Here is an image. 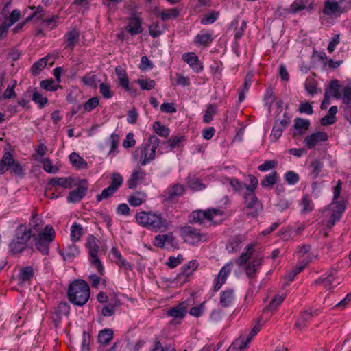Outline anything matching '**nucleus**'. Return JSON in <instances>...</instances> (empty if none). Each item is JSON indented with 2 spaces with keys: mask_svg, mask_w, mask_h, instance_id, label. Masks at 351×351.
Masks as SVG:
<instances>
[{
  "mask_svg": "<svg viewBox=\"0 0 351 351\" xmlns=\"http://www.w3.org/2000/svg\"><path fill=\"white\" fill-rule=\"evenodd\" d=\"M34 234L30 229H27L25 224H20L14 230V236L8 247L10 251L13 254H21L26 248L29 247L33 250L32 245H28V241L32 237H34Z\"/></svg>",
  "mask_w": 351,
  "mask_h": 351,
  "instance_id": "obj_3",
  "label": "nucleus"
},
{
  "mask_svg": "<svg viewBox=\"0 0 351 351\" xmlns=\"http://www.w3.org/2000/svg\"><path fill=\"white\" fill-rule=\"evenodd\" d=\"M231 270V265H224L218 273V275L214 279L213 291H219L222 285L226 282L227 277Z\"/></svg>",
  "mask_w": 351,
  "mask_h": 351,
  "instance_id": "obj_20",
  "label": "nucleus"
},
{
  "mask_svg": "<svg viewBox=\"0 0 351 351\" xmlns=\"http://www.w3.org/2000/svg\"><path fill=\"white\" fill-rule=\"evenodd\" d=\"M90 290L88 284L81 279L75 280L70 283L67 296L69 300L75 306H82L88 301Z\"/></svg>",
  "mask_w": 351,
  "mask_h": 351,
  "instance_id": "obj_2",
  "label": "nucleus"
},
{
  "mask_svg": "<svg viewBox=\"0 0 351 351\" xmlns=\"http://www.w3.org/2000/svg\"><path fill=\"white\" fill-rule=\"evenodd\" d=\"M252 337H240L234 340L226 351H243L251 341Z\"/></svg>",
  "mask_w": 351,
  "mask_h": 351,
  "instance_id": "obj_29",
  "label": "nucleus"
},
{
  "mask_svg": "<svg viewBox=\"0 0 351 351\" xmlns=\"http://www.w3.org/2000/svg\"><path fill=\"white\" fill-rule=\"evenodd\" d=\"M313 8V3L310 0H294L290 6V12L293 14L304 10L311 12Z\"/></svg>",
  "mask_w": 351,
  "mask_h": 351,
  "instance_id": "obj_24",
  "label": "nucleus"
},
{
  "mask_svg": "<svg viewBox=\"0 0 351 351\" xmlns=\"http://www.w3.org/2000/svg\"><path fill=\"white\" fill-rule=\"evenodd\" d=\"M278 173L276 171H272L269 174L266 175L261 182L263 187H272L277 182Z\"/></svg>",
  "mask_w": 351,
  "mask_h": 351,
  "instance_id": "obj_39",
  "label": "nucleus"
},
{
  "mask_svg": "<svg viewBox=\"0 0 351 351\" xmlns=\"http://www.w3.org/2000/svg\"><path fill=\"white\" fill-rule=\"evenodd\" d=\"M340 84L339 81L336 79L332 80L330 84L329 95L331 93L332 96L335 98H341V94L340 93Z\"/></svg>",
  "mask_w": 351,
  "mask_h": 351,
  "instance_id": "obj_46",
  "label": "nucleus"
},
{
  "mask_svg": "<svg viewBox=\"0 0 351 351\" xmlns=\"http://www.w3.org/2000/svg\"><path fill=\"white\" fill-rule=\"evenodd\" d=\"M189 221L191 223H198L204 227L211 226L210 213L206 210H198L192 212L189 216Z\"/></svg>",
  "mask_w": 351,
  "mask_h": 351,
  "instance_id": "obj_12",
  "label": "nucleus"
},
{
  "mask_svg": "<svg viewBox=\"0 0 351 351\" xmlns=\"http://www.w3.org/2000/svg\"><path fill=\"white\" fill-rule=\"evenodd\" d=\"M243 198L245 208L251 210V212L247 213V215L252 217L258 215L263 210V204L258 199L255 191H245Z\"/></svg>",
  "mask_w": 351,
  "mask_h": 351,
  "instance_id": "obj_9",
  "label": "nucleus"
},
{
  "mask_svg": "<svg viewBox=\"0 0 351 351\" xmlns=\"http://www.w3.org/2000/svg\"><path fill=\"white\" fill-rule=\"evenodd\" d=\"M97 242L98 240L95 237L88 235L86 239V247L88 249L89 261L91 265L95 266L99 273L102 274L104 268L97 256L99 250Z\"/></svg>",
  "mask_w": 351,
  "mask_h": 351,
  "instance_id": "obj_7",
  "label": "nucleus"
},
{
  "mask_svg": "<svg viewBox=\"0 0 351 351\" xmlns=\"http://www.w3.org/2000/svg\"><path fill=\"white\" fill-rule=\"evenodd\" d=\"M212 33H208L205 30H202L194 39V43L197 46H208L213 41Z\"/></svg>",
  "mask_w": 351,
  "mask_h": 351,
  "instance_id": "obj_27",
  "label": "nucleus"
},
{
  "mask_svg": "<svg viewBox=\"0 0 351 351\" xmlns=\"http://www.w3.org/2000/svg\"><path fill=\"white\" fill-rule=\"evenodd\" d=\"M16 176H23V169L19 161L14 160L13 155L4 148L3 154L0 160V175L4 174L7 171Z\"/></svg>",
  "mask_w": 351,
  "mask_h": 351,
  "instance_id": "obj_6",
  "label": "nucleus"
},
{
  "mask_svg": "<svg viewBox=\"0 0 351 351\" xmlns=\"http://www.w3.org/2000/svg\"><path fill=\"white\" fill-rule=\"evenodd\" d=\"M47 57H45L34 62L31 67L32 73L34 75H38L40 71L47 66Z\"/></svg>",
  "mask_w": 351,
  "mask_h": 351,
  "instance_id": "obj_43",
  "label": "nucleus"
},
{
  "mask_svg": "<svg viewBox=\"0 0 351 351\" xmlns=\"http://www.w3.org/2000/svg\"><path fill=\"white\" fill-rule=\"evenodd\" d=\"M298 110L301 114H306L308 115H311L313 113L312 105L308 101L300 102Z\"/></svg>",
  "mask_w": 351,
  "mask_h": 351,
  "instance_id": "obj_57",
  "label": "nucleus"
},
{
  "mask_svg": "<svg viewBox=\"0 0 351 351\" xmlns=\"http://www.w3.org/2000/svg\"><path fill=\"white\" fill-rule=\"evenodd\" d=\"M330 205L333 206L332 208V213L339 214L340 215L342 216V214L344 213L346 208L345 201H343V200L339 201L337 199V200H336L335 202H333V200H332Z\"/></svg>",
  "mask_w": 351,
  "mask_h": 351,
  "instance_id": "obj_51",
  "label": "nucleus"
},
{
  "mask_svg": "<svg viewBox=\"0 0 351 351\" xmlns=\"http://www.w3.org/2000/svg\"><path fill=\"white\" fill-rule=\"evenodd\" d=\"M285 180L286 182L289 185H295L300 180L299 175L293 171H289L285 174Z\"/></svg>",
  "mask_w": 351,
  "mask_h": 351,
  "instance_id": "obj_52",
  "label": "nucleus"
},
{
  "mask_svg": "<svg viewBox=\"0 0 351 351\" xmlns=\"http://www.w3.org/2000/svg\"><path fill=\"white\" fill-rule=\"evenodd\" d=\"M199 263L196 260H192L183 265L180 272L177 275L176 280L179 281L183 278V282H186L190 275L198 267Z\"/></svg>",
  "mask_w": 351,
  "mask_h": 351,
  "instance_id": "obj_22",
  "label": "nucleus"
},
{
  "mask_svg": "<svg viewBox=\"0 0 351 351\" xmlns=\"http://www.w3.org/2000/svg\"><path fill=\"white\" fill-rule=\"evenodd\" d=\"M179 15V11L176 8H170L160 12V16L162 21L176 19Z\"/></svg>",
  "mask_w": 351,
  "mask_h": 351,
  "instance_id": "obj_42",
  "label": "nucleus"
},
{
  "mask_svg": "<svg viewBox=\"0 0 351 351\" xmlns=\"http://www.w3.org/2000/svg\"><path fill=\"white\" fill-rule=\"evenodd\" d=\"M278 162L276 160H266L258 167V169L261 171L265 172L276 168Z\"/></svg>",
  "mask_w": 351,
  "mask_h": 351,
  "instance_id": "obj_62",
  "label": "nucleus"
},
{
  "mask_svg": "<svg viewBox=\"0 0 351 351\" xmlns=\"http://www.w3.org/2000/svg\"><path fill=\"white\" fill-rule=\"evenodd\" d=\"M74 179L71 177H56L49 180L47 184V189L51 190L53 187L61 186L63 189H71L73 187Z\"/></svg>",
  "mask_w": 351,
  "mask_h": 351,
  "instance_id": "obj_19",
  "label": "nucleus"
},
{
  "mask_svg": "<svg viewBox=\"0 0 351 351\" xmlns=\"http://www.w3.org/2000/svg\"><path fill=\"white\" fill-rule=\"evenodd\" d=\"M69 160L71 165L78 169H85L88 167L86 161L82 158L77 153L72 152L69 155Z\"/></svg>",
  "mask_w": 351,
  "mask_h": 351,
  "instance_id": "obj_32",
  "label": "nucleus"
},
{
  "mask_svg": "<svg viewBox=\"0 0 351 351\" xmlns=\"http://www.w3.org/2000/svg\"><path fill=\"white\" fill-rule=\"evenodd\" d=\"M114 332L112 329L105 328L98 335V342L102 345H107L113 338Z\"/></svg>",
  "mask_w": 351,
  "mask_h": 351,
  "instance_id": "obj_36",
  "label": "nucleus"
},
{
  "mask_svg": "<svg viewBox=\"0 0 351 351\" xmlns=\"http://www.w3.org/2000/svg\"><path fill=\"white\" fill-rule=\"evenodd\" d=\"M55 235V230L52 226L47 225L43 232H38L36 236L34 235L36 249L43 255H48L49 245L54 241Z\"/></svg>",
  "mask_w": 351,
  "mask_h": 351,
  "instance_id": "obj_4",
  "label": "nucleus"
},
{
  "mask_svg": "<svg viewBox=\"0 0 351 351\" xmlns=\"http://www.w3.org/2000/svg\"><path fill=\"white\" fill-rule=\"evenodd\" d=\"M254 245L252 243L248 244L245 248V252H243L239 257H238L235 263L239 265L243 266L250 260L253 253Z\"/></svg>",
  "mask_w": 351,
  "mask_h": 351,
  "instance_id": "obj_33",
  "label": "nucleus"
},
{
  "mask_svg": "<svg viewBox=\"0 0 351 351\" xmlns=\"http://www.w3.org/2000/svg\"><path fill=\"white\" fill-rule=\"evenodd\" d=\"M80 32L77 29H73L66 33L64 35V42L66 44V47L73 49L75 44L80 40Z\"/></svg>",
  "mask_w": 351,
  "mask_h": 351,
  "instance_id": "obj_30",
  "label": "nucleus"
},
{
  "mask_svg": "<svg viewBox=\"0 0 351 351\" xmlns=\"http://www.w3.org/2000/svg\"><path fill=\"white\" fill-rule=\"evenodd\" d=\"M43 223V219L41 217H39L36 212H33L31 219L29 220V227L27 229H30L32 232L33 230L40 232V227Z\"/></svg>",
  "mask_w": 351,
  "mask_h": 351,
  "instance_id": "obj_38",
  "label": "nucleus"
},
{
  "mask_svg": "<svg viewBox=\"0 0 351 351\" xmlns=\"http://www.w3.org/2000/svg\"><path fill=\"white\" fill-rule=\"evenodd\" d=\"M300 205L302 206L301 210L302 214L310 213L313 210V204L308 195H305L302 197Z\"/></svg>",
  "mask_w": 351,
  "mask_h": 351,
  "instance_id": "obj_41",
  "label": "nucleus"
},
{
  "mask_svg": "<svg viewBox=\"0 0 351 351\" xmlns=\"http://www.w3.org/2000/svg\"><path fill=\"white\" fill-rule=\"evenodd\" d=\"M58 16H52L50 19H44L42 21V27H48L50 29H53L58 25Z\"/></svg>",
  "mask_w": 351,
  "mask_h": 351,
  "instance_id": "obj_63",
  "label": "nucleus"
},
{
  "mask_svg": "<svg viewBox=\"0 0 351 351\" xmlns=\"http://www.w3.org/2000/svg\"><path fill=\"white\" fill-rule=\"evenodd\" d=\"M59 254L65 261L72 262L80 254L79 247L74 243L67 245L58 251Z\"/></svg>",
  "mask_w": 351,
  "mask_h": 351,
  "instance_id": "obj_21",
  "label": "nucleus"
},
{
  "mask_svg": "<svg viewBox=\"0 0 351 351\" xmlns=\"http://www.w3.org/2000/svg\"><path fill=\"white\" fill-rule=\"evenodd\" d=\"M82 235V226L77 223H74L71 227V239L72 241L75 242L80 239Z\"/></svg>",
  "mask_w": 351,
  "mask_h": 351,
  "instance_id": "obj_44",
  "label": "nucleus"
},
{
  "mask_svg": "<svg viewBox=\"0 0 351 351\" xmlns=\"http://www.w3.org/2000/svg\"><path fill=\"white\" fill-rule=\"evenodd\" d=\"M184 187L180 184H176L171 188H167L162 195V202L165 204H174L178 202L184 193Z\"/></svg>",
  "mask_w": 351,
  "mask_h": 351,
  "instance_id": "obj_10",
  "label": "nucleus"
},
{
  "mask_svg": "<svg viewBox=\"0 0 351 351\" xmlns=\"http://www.w3.org/2000/svg\"><path fill=\"white\" fill-rule=\"evenodd\" d=\"M284 300V297L277 294L271 300L267 306L265 308L267 311L275 310Z\"/></svg>",
  "mask_w": 351,
  "mask_h": 351,
  "instance_id": "obj_55",
  "label": "nucleus"
},
{
  "mask_svg": "<svg viewBox=\"0 0 351 351\" xmlns=\"http://www.w3.org/2000/svg\"><path fill=\"white\" fill-rule=\"evenodd\" d=\"M160 139L156 135H152L149 137L143 148H138L133 154L136 157V154L141 155L140 163L142 166H145L155 158L156 151L159 146Z\"/></svg>",
  "mask_w": 351,
  "mask_h": 351,
  "instance_id": "obj_5",
  "label": "nucleus"
},
{
  "mask_svg": "<svg viewBox=\"0 0 351 351\" xmlns=\"http://www.w3.org/2000/svg\"><path fill=\"white\" fill-rule=\"evenodd\" d=\"M99 92L105 99H110L113 97V92L110 90L108 84L102 82L99 84Z\"/></svg>",
  "mask_w": 351,
  "mask_h": 351,
  "instance_id": "obj_53",
  "label": "nucleus"
},
{
  "mask_svg": "<svg viewBox=\"0 0 351 351\" xmlns=\"http://www.w3.org/2000/svg\"><path fill=\"white\" fill-rule=\"evenodd\" d=\"M186 314V308L183 304H180L169 309L167 312V316L173 317V319L170 322L171 324H180Z\"/></svg>",
  "mask_w": 351,
  "mask_h": 351,
  "instance_id": "obj_18",
  "label": "nucleus"
},
{
  "mask_svg": "<svg viewBox=\"0 0 351 351\" xmlns=\"http://www.w3.org/2000/svg\"><path fill=\"white\" fill-rule=\"evenodd\" d=\"M99 98L97 97H93L89 99L83 106L85 111L90 112L95 109L99 105Z\"/></svg>",
  "mask_w": 351,
  "mask_h": 351,
  "instance_id": "obj_59",
  "label": "nucleus"
},
{
  "mask_svg": "<svg viewBox=\"0 0 351 351\" xmlns=\"http://www.w3.org/2000/svg\"><path fill=\"white\" fill-rule=\"evenodd\" d=\"M25 97L32 96V99L34 102L38 105L39 108H43L48 102L47 97H43L40 93L36 91V88L29 87L25 93Z\"/></svg>",
  "mask_w": 351,
  "mask_h": 351,
  "instance_id": "obj_25",
  "label": "nucleus"
},
{
  "mask_svg": "<svg viewBox=\"0 0 351 351\" xmlns=\"http://www.w3.org/2000/svg\"><path fill=\"white\" fill-rule=\"evenodd\" d=\"M319 311L318 309H315L313 311L311 309H307L304 311L299 316L298 320L296 321L295 326L296 328H302L306 326V324L311 319L313 316H317L319 315Z\"/></svg>",
  "mask_w": 351,
  "mask_h": 351,
  "instance_id": "obj_26",
  "label": "nucleus"
},
{
  "mask_svg": "<svg viewBox=\"0 0 351 351\" xmlns=\"http://www.w3.org/2000/svg\"><path fill=\"white\" fill-rule=\"evenodd\" d=\"M345 12V10L341 8L336 0H326L323 14L326 16H339Z\"/></svg>",
  "mask_w": 351,
  "mask_h": 351,
  "instance_id": "obj_17",
  "label": "nucleus"
},
{
  "mask_svg": "<svg viewBox=\"0 0 351 351\" xmlns=\"http://www.w3.org/2000/svg\"><path fill=\"white\" fill-rule=\"evenodd\" d=\"M73 186H76V189L69 193L66 201L69 203L76 204L86 196L88 189V184L86 179H80L77 182H73Z\"/></svg>",
  "mask_w": 351,
  "mask_h": 351,
  "instance_id": "obj_8",
  "label": "nucleus"
},
{
  "mask_svg": "<svg viewBox=\"0 0 351 351\" xmlns=\"http://www.w3.org/2000/svg\"><path fill=\"white\" fill-rule=\"evenodd\" d=\"M328 138L326 132H317L306 136L303 143L308 149H312L319 143L326 141Z\"/></svg>",
  "mask_w": 351,
  "mask_h": 351,
  "instance_id": "obj_14",
  "label": "nucleus"
},
{
  "mask_svg": "<svg viewBox=\"0 0 351 351\" xmlns=\"http://www.w3.org/2000/svg\"><path fill=\"white\" fill-rule=\"evenodd\" d=\"M185 140L186 137L184 136H171L167 141L161 143L158 152L162 154L163 152H171L176 147H180L182 142Z\"/></svg>",
  "mask_w": 351,
  "mask_h": 351,
  "instance_id": "obj_13",
  "label": "nucleus"
},
{
  "mask_svg": "<svg viewBox=\"0 0 351 351\" xmlns=\"http://www.w3.org/2000/svg\"><path fill=\"white\" fill-rule=\"evenodd\" d=\"M153 129L160 136L167 137L169 134V129L159 121H155L153 124Z\"/></svg>",
  "mask_w": 351,
  "mask_h": 351,
  "instance_id": "obj_45",
  "label": "nucleus"
},
{
  "mask_svg": "<svg viewBox=\"0 0 351 351\" xmlns=\"http://www.w3.org/2000/svg\"><path fill=\"white\" fill-rule=\"evenodd\" d=\"M135 218L140 226L154 232H165L171 226V221L158 212H138Z\"/></svg>",
  "mask_w": 351,
  "mask_h": 351,
  "instance_id": "obj_1",
  "label": "nucleus"
},
{
  "mask_svg": "<svg viewBox=\"0 0 351 351\" xmlns=\"http://www.w3.org/2000/svg\"><path fill=\"white\" fill-rule=\"evenodd\" d=\"M117 191L114 189L112 186H108L106 189H104L101 193L99 195H97L96 196L97 201L101 202L104 199H107L110 197H111L112 195H114Z\"/></svg>",
  "mask_w": 351,
  "mask_h": 351,
  "instance_id": "obj_58",
  "label": "nucleus"
},
{
  "mask_svg": "<svg viewBox=\"0 0 351 351\" xmlns=\"http://www.w3.org/2000/svg\"><path fill=\"white\" fill-rule=\"evenodd\" d=\"M143 21L140 17L132 16L129 19L128 25L124 27L131 36L141 34L143 32Z\"/></svg>",
  "mask_w": 351,
  "mask_h": 351,
  "instance_id": "obj_16",
  "label": "nucleus"
},
{
  "mask_svg": "<svg viewBox=\"0 0 351 351\" xmlns=\"http://www.w3.org/2000/svg\"><path fill=\"white\" fill-rule=\"evenodd\" d=\"M145 171L142 169L134 170L130 178L128 180V188L132 189H134L139 180H143L145 177Z\"/></svg>",
  "mask_w": 351,
  "mask_h": 351,
  "instance_id": "obj_28",
  "label": "nucleus"
},
{
  "mask_svg": "<svg viewBox=\"0 0 351 351\" xmlns=\"http://www.w3.org/2000/svg\"><path fill=\"white\" fill-rule=\"evenodd\" d=\"M180 234L185 243H188L192 245L199 243L203 237L202 234L191 226L182 227L180 228Z\"/></svg>",
  "mask_w": 351,
  "mask_h": 351,
  "instance_id": "obj_11",
  "label": "nucleus"
},
{
  "mask_svg": "<svg viewBox=\"0 0 351 351\" xmlns=\"http://www.w3.org/2000/svg\"><path fill=\"white\" fill-rule=\"evenodd\" d=\"M136 83L138 84L143 90H151L154 88L156 84L155 81L150 79H138Z\"/></svg>",
  "mask_w": 351,
  "mask_h": 351,
  "instance_id": "obj_49",
  "label": "nucleus"
},
{
  "mask_svg": "<svg viewBox=\"0 0 351 351\" xmlns=\"http://www.w3.org/2000/svg\"><path fill=\"white\" fill-rule=\"evenodd\" d=\"M149 33L152 38H157L163 33L164 26L159 21L154 22L149 27Z\"/></svg>",
  "mask_w": 351,
  "mask_h": 351,
  "instance_id": "obj_40",
  "label": "nucleus"
},
{
  "mask_svg": "<svg viewBox=\"0 0 351 351\" xmlns=\"http://www.w3.org/2000/svg\"><path fill=\"white\" fill-rule=\"evenodd\" d=\"M123 177L118 173H114L112 176V180L110 186H112L117 191L123 183Z\"/></svg>",
  "mask_w": 351,
  "mask_h": 351,
  "instance_id": "obj_60",
  "label": "nucleus"
},
{
  "mask_svg": "<svg viewBox=\"0 0 351 351\" xmlns=\"http://www.w3.org/2000/svg\"><path fill=\"white\" fill-rule=\"evenodd\" d=\"M182 58L185 62H186L190 66V67L194 72L198 73L203 70V64L199 61L198 56L195 55V53H184L182 55Z\"/></svg>",
  "mask_w": 351,
  "mask_h": 351,
  "instance_id": "obj_15",
  "label": "nucleus"
},
{
  "mask_svg": "<svg viewBox=\"0 0 351 351\" xmlns=\"http://www.w3.org/2000/svg\"><path fill=\"white\" fill-rule=\"evenodd\" d=\"M40 87L48 91H55L57 90V86L53 79L42 80L40 83Z\"/></svg>",
  "mask_w": 351,
  "mask_h": 351,
  "instance_id": "obj_61",
  "label": "nucleus"
},
{
  "mask_svg": "<svg viewBox=\"0 0 351 351\" xmlns=\"http://www.w3.org/2000/svg\"><path fill=\"white\" fill-rule=\"evenodd\" d=\"M234 300V290L228 289L221 292L219 303L223 308L229 307Z\"/></svg>",
  "mask_w": 351,
  "mask_h": 351,
  "instance_id": "obj_31",
  "label": "nucleus"
},
{
  "mask_svg": "<svg viewBox=\"0 0 351 351\" xmlns=\"http://www.w3.org/2000/svg\"><path fill=\"white\" fill-rule=\"evenodd\" d=\"M217 111L214 104H209L203 116V121L205 123H209L213 121V117L217 114Z\"/></svg>",
  "mask_w": 351,
  "mask_h": 351,
  "instance_id": "obj_47",
  "label": "nucleus"
},
{
  "mask_svg": "<svg viewBox=\"0 0 351 351\" xmlns=\"http://www.w3.org/2000/svg\"><path fill=\"white\" fill-rule=\"evenodd\" d=\"M219 16V12L212 11L211 12L206 14L202 19L201 23L202 25H208L215 23Z\"/></svg>",
  "mask_w": 351,
  "mask_h": 351,
  "instance_id": "obj_50",
  "label": "nucleus"
},
{
  "mask_svg": "<svg viewBox=\"0 0 351 351\" xmlns=\"http://www.w3.org/2000/svg\"><path fill=\"white\" fill-rule=\"evenodd\" d=\"M21 16V12L19 10H13L10 16L6 18L3 21L11 27L14 23L17 22Z\"/></svg>",
  "mask_w": 351,
  "mask_h": 351,
  "instance_id": "obj_54",
  "label": "nucleus"
},
{
  "mask_svg": "<svg viewBox=\"0 0 351 351\" xmlns=\"http://www.w3.org/2000/svg\"><path fill=\"white\" fill-rule=\"evenodd\" d=\"M311 122L308 119L297 117L294 119L293 128L295 131L293 133V136L303 135L306 130L309 129Z\"/></svg>",
  "mask_w": 351,
  "mask_h": 351,
  "instance_id": "obj_23",
  "label": "nucleus"
},
{
  "mask_svg": "<svg viewBox=\"0 0 351 351\" xmlns=\"http://www.w3.org/2000/svg\"><path fill=\"white\" fill-rule=\"evenodd\" d=\"M188 186L193 191H201L205 189V184L197 177L193 176L187 178Z\"/></svg>",
  "mask_w": 351,
  "mask_h": 351,
  "instance_id": "obj_34",
  "label": "nucleus"
},
{
  "mask_svg": "<svg viewBox=\"0 0 351 351\" xmlns=\"http://www.w3.org/2000/svg\"><path fill=\"white\" fill-rule=\"evenodd\" d=\"M146 195L144 192L137 191L133 195H130L128 198L129 204L134 207L138 206L145 200Z\"/></svg>",
  "mask_w": 351,
  "mask_h": 351,
  "instance_id": "obj_35",
  "label": "nucleus"
},
{
  "mask_svg": "<svg viewBox=\"0 0 351 351\" xmlns=\"http://www.w3.org/2000/svg\"><path fill=\"white\" fill-rule=\"evenodd\" d=\"M284 128L279 125L278 124V122L276 121L275 124L273 126L271 133V137L275 140L277 141L281 136L284 131Z\"/></svg>",
  "mask_w": 351,
  "mask_h": 351,
  "instance_id": "obj_64",
  "label": "nucleus"
},
{
  "mask_svg": "<svg viewBox=\"0 0 351 351\" xmlns=\"http://www.w3.org/2000/svg\"><path fill=\"white\" fill-rule=\"evenodd\" d=\"M324 167L323 162L319 159L313 160L310 165L311 169L310 176L311 179H316L319 176L322 168Z\"/></svg>",
  "mask_w": 351,
  "mask_h": 351,
  "instance_id": "obj_37",
  "label": "nucleus"
},
{
  "mask_svg": "<svg viewBox=\"0 0 351 351\" xmlns=\"http://www.w3.org/2000/svg\"><path fill=\"white\" fill-rule=\"evenodd\" d=\"M82 82L86 86H90L92 88L97 87L96 75L91 74L90 73L86 74L82 78Z\"/></svg>",
  "mask_w": 351,
  "mask_h": 351,
  "instance_id": "obj_56",
  "label": "nucleus"
},
{
  "mask_svg": "<svg viewBox=\"0 0 351 351\" xmlns=\"http://www.w3.org/2000/svg\"><path fill=\"white\" fill-rule=\"evenodd\" d=\"M34 276L33 268L30 266L22 268L20 270L19 277L22 281L29 280Z\"/></svg>",
  "mask_w": 351,
  "mask_h": 351,
  "instance_id": "obj_48",
  "label": "nucleus"
}]
</instances>
